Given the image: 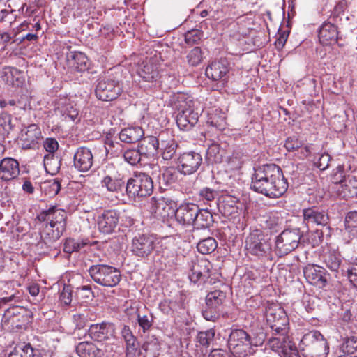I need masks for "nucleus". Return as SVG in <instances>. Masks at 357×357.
Returning <instances> with one entry per match:
<instances>
[{
  "label": "nucleus",
  "instance_id": "27",
  "mask_svg": "<svg viewBox=\"0 0 357 357\" xmlns=\"http://www.w3.org/2000/svg\"><path fill=\"white\" fill-rule=\"evenodd\" d=\"M337 27L330 23H324L321 26L319 31V39L323 45H329L335 43L337 40Z\"/></svg>",
  "mask_w": 357,
  "mask_h": 357
},
{
  "label": "nucleus",
  "instance_id": "23",
  "mask_svg": "<svg viewBox=\"0 0 357 357\" xmlns=\"http://www.w3.org/2000/svg\"><path fill=\"white\" fill-rule=\"evenodd\" d=\"M305 277L312 284L319 287H324L326 284L324 277V270L318 266H309L304 269Z\"/></svg>",
  "mask_w": 357,
  "mask_h": 357
},
{
  "label": "nucleus",
  "instance_id": "12",
  "mask_svg": "<svg viewBox=\"0 0 357 357\" xmlns=\"http://www.w3.org/2000/svg\"><path fill=\"white\" fill-rule=\"evenodd\" d=\"M110 344H100L98 346L88 341H84L76 347V352L80 357H102L105 353L112 351Z\"/></svg>",
  "mask_w": 357,
  "mask_h": 357
},
{
  "label": "nucleus",
  "instance_id": "45",
  "mask_svg": "<svg viewBox=\"0 0 357 357\" xmlns=\"http://www.w3.org/2000/svg\"><path fill=\"white\" fill-rule=\"evenodd\" d=\"M34 349L31 345L28 344H19L12 351L8 357H34Z\"/></svg>",
  "mask_w": 357,
  "mask_h": 357
},
{
  "label": "nucleus",
  "instance_id": "48",
  "mask_svg": "<svg viewBox=\"0 0 357 357\" xmlns=\"http://www.w3.org/2000/svg\"><path fill=\"white\" fill-rule=\"evenodd\" d=\"M124 159L131 165L138 164L143 157L139 149H127L123 154Z\"/></svg>",
  "mask_w": 357,
  "mask_h": 357
},
{
  "label": "nucleus",
  "instance_id": "63",
  "mask_svg": "<svg viewBox=\"0 0 357 357\" xmlns=\"http://www.w3.org/2000/svg\"><path fill=\"white\" fill-rule=\"evenodd\" d=\"M347 277L353 286L357 288V264L347 270Z\"/></svg>",
  "mask_w": 357,
  "mask_h": 357
},
{
  "label": "nucleus",
  "instance_id": "30",
  "mask_svg": "<svg viewBox=\"0 0 357 357\" xmlns=\"http://www.w3.org/2000/svg\"><path fill=\"white\" fill-rule=\"evenodd\" d=\"M66 229L58 227H53L50 225H46L41 238L47 246L51 247L52 244L56 242L63 234Z\"/></svg>",
  "mask_w": 357,
  "mask_h": 357
},
{
  "label": "nucleus",
  "instance_id": "18",
  "mask_svg": "<svg viewBox=\"0 0 357 357\" xmlns=\"http://www.w3.org/2000/svg\"><path fill=\"white\" fill-rule=\"evenodd\" d=\"M38 218L40 221L47 222V225L66 229V213L64 210L52 206L48 210L41 212Z\"/></svg>",
  "mask_w": 357,
  "mask_h": 357
},
{
  "label": "nucleus",
  "instance_id": "7",
  "mask_svg": "<svg viewBox=\"0 0 357 357\" xmlns=\"http://www.w3.org/2000/svg\"><path fill=\"white\" fill-rule=\"evenodd\" d=\"M184 95L178 97V105L177 106L178 113L176 116V123L181 130H188L197 123L199 116L198 113L192 109L191 100L189 102H184Z\"/></svg>",
  "mask_w": 357,
  "mask_h": 357
},
{
  "label": "nucleus",
  "instance_id": "5",
  "mask_svg": "<svg viewBox=\"0 0 357 357\" xmlns=\"http://www.w3.org/2000/svg\"><path fill=\"white\" fill-rule=\"evenodd\" d=\"M302 234L298 228L284 230L275 241L276 252L280 257L287 255L298 245Z\"/></svg>",
  "mask_w": 357,
  "mask_h": 357
},
{
  "label": "nucleus",
  "instance_id": "55",
  "mask_svg": "<svg viewBox=\"0 0 357 357\" xmlns=\"http://www.w3.org/2000/svg\"><path fill=\"white\" fill-rule=\"evenodd\" d=\"M137 321L139 326L142 328L144 332L148 331L153 323V317L152 314L141 315L137 314Z\"/></svg>",
  "mask_w": 357,
  "mask_h": 357
},
{
  "label": "nucleus",
  "instance_id": "9",
  "mask_svg": "<svg viewBox=\"0 0 357 357\" xmlns=\"http://www.w3.org/2000/svg\"><path fill=\"white\" fill-rule=\"evenodd\" d=\"M245 248L250 254L260 257L266 255L271 250V246L263 232L255 229L247 236Z\"/></svg>",
  "mask_w": 357,
  "mask_h": 357
},
{
  "label": "nucleus",
  "instance_id": "62",
  "mask_svg": "<svg viewBox=\"0 0 357 357\" xmlns=\"http://www.w3.org/2000/svg\"><path fill=\"white\" fill-rule=\"evenodd\" d=\"M73 321L77 329L83 328L87 323L86 317L82 314H77L73 316Z\"/></svg>",
  "mask_w": 357,
  "mask_h": 357
},
{
  "label": "nucleus",
  "instance_id": "64",
  "mask_svg": "<svg viewBox=\"0 0 357 357\" xmlns=\"http://www.w3.org/2000/svg\"><path fill=\"white\" fill-rule=\"evenodd\" d=\"M283 357H300L296 347L292 344L290 347L284 348L282 353Z\"/></svg>",
  "mask_w": 357,
  "mask_h": 357
},
{
  "label": "nucleus",
  "instance_id": "28",
  "mask_svg": "<svg viewBox=\"0 0 357 357\" xmlns=\"http://www.w3.org/2000/svg\"><path fill=\"white\" fill-rule=\"evenodd\" d=\"M249 334L242 329H235L231 331L228 340L229 347L234 352H237L240 346L248 347Z\"/></svg>",
  "mask_w": 357,
  "mask_h": 357
},
{
  "label": "nucleus",
  "instance_id": "46",
  "mask_svg": "<svg viewBox=\"0 0 357 357\" xmlns=\"http://www.w3.org/2000/svg\"><path fill=\"white\" fill-rule=\"evenodd\" d=\"M216 248L217 242L212 237H208L199 241L197 245V250L204 255L211 253Z\"/></svg>",
  "mask_w": 357,
  "mask_h": 357
},
{
  "label": "nucleus",
  "instance_id": "15",
  "mask_svg": "<svg viewBox=\"0 0 357 357\" xmlns=\"http://www.w3.org/2000/svg\"><path fill=\"white\" fill-rule=\"evenodd\" d=\"M212 264L206 259H201L197 261H192L189 275L190 281L194 283L198 282H206L211 276Z\"/></svg>",
  "mask_w": 357,
  "mask_h": 357
},
{
  "label": "nucleus",
  "instance_id": "38",
  "mask_svg": "<svg viewBox=\"0 0 357 357\" xmlns=\"http://www.w3.org/2000/svg\"><path fill=\"white\" fill-rule=\"evenodd\" d=\"M280 335L278 337H273L269 340V346L273 349L278 352L283 353L284 348L290 347L292 342H290L288 338L285 336L287 330L284 333H280Z\"/></svg>",
  "mask_w": 357,
  "mask_h": 357
},
{
  "label": "nucleus",
  "instance_id": "53",
  "mask_svg": "<svg viewBox=\"0 0 357 357\" xmlns=\"http://www.w3.org/2000/svg\"><path fill=\"white\" fill-rule=\"evenodd\" d=\"M265 339H266V334L262 331L254 333L252 335H249V338L248 340V346H255V347L261 346L263 344Z\"/></svg>",
  "mask_w": 357,
  "mask_h": 357
},
{
  "label": "nucleus",
  "instance_id": "37",
  "mask_svg": "<svg viewBox=\"0 0 357 357\" xmlns=\"http://www.w3.org/2000/svg\"><path fill=\"white\" fill-rule=\"evenodd\" d=\"M151 209L158 216L166 217L169 215V212L172 211L171 206L167 204L166 201L163 198L156 199L155 197L151 198Z\"/></svg>",
  "mask_w": 357,
  "mask_h": 357
},
{
  "label": "nucleus",
  "instance_id": "16",
  "mask_svg": "<svg viewBox=\"0 0 357 357\" xmlns=\"http://www.w3.org/2000/svg\"><path fill=\"white\" fill-rule=\"evenodd\" d=\"M115 326L112 323L102 322L93 324L88 330L90 337L97 342L110 340L114 337Z\"/></svg>",
  "mask_w": 357,
  "mask_h": 357
},
{
  "label": "nucleus",
  "instance_id": "20",
  "mask_svg": "<svg viewBox=\"0 0 357 357\" xmlns=\"http://www.w3.org/2000/svg\"><path fill=\"white\" fill-rule=\"evenodd\" d=\"M73 164L75 168L78 171L88 172L93 165L92 151L86 146L78 148L74 154Z\"/></svg>",
  "mask_w": 357,
  "mask_h": 357
},
{
  "label": "nucleus",
  "instance_id": "8",
  "mask_svg": "<svg viewBox=\"0 0 357 357\" xmlns=\"http://www.w3.org/2000/svg\"><path fill=\"white\" fill-rule=\"evenodd\" d=\"M265 316L268 324L278 334L287 330L288 317L284 309L278 304L272 303L266 307Z\"/></svg>",
  "mask_w": 357,
  "mask_h": 357
},
{
  "label": "nucleus",
  "instance_id": "17",
  "mask_svg": "<svg viewBox=\"0 0 357 357\" xmlns=\"http://www.w3.org/2000/svg\"><path fill=\"white\" fill-rule=\"evenodd\" d=\"M119 221V213L115 210H106L98 216L97 225L98 229L103 234H112L117 227Z\"/></svg>",
  "mask_w": 357,
  "mask_h": 357
},
{
  "label": "nucleus",
  "instance_id": "6",
  "mask_svg": "<svg viewBox=\"0 0 357 357\" xmlns=\"http://www.w3.org/2000/svg\"><path fill=\"white\" fill-rule=\"evenodd\" d=\"M121 92V84L111 76L100 79L95 90L96 97L102 101H112L116 99Z\"/></svg>",
  "mask_w": 357,
  "mask_h": 357
},
{
  "label": "nucleus",
  "instance_id": "2",
  "mask_svg": "<svg viewBox=\"0 0 357 357\" xmlns=\"http://www.w3.org/2000/svg\"><path fill=\"white\" fill-rule=\"evenodd\" d=\"M301 343L303 351L307 357H326L328 352V345L323 335L312 331L304 335Z\"/></svg>",
  "mask_w": 357,
  "mask_h": 357
},
{
  "label": "nucleus",
  "instance_id": "24",
  "mask_svg": "<svg viewBox=\"0 0 357 357\" xmlns=\"http://www.w3.org/2000/svg\"><path fill=\"white\" fill-rule=\"evenodd\" d=\"M238 199L231 195H225L222 201L218 204L220 212L228 218L236 217L238 213V207L237 206Z\"/></svg>",
  "mask_w": 357,
  "mask_h": 357
},
{
  "label": "nucleus",
  "instance_id": "43",
  "mask_svg": "<svg viewBox=\"0 0 357 357\" xmlns=\"http://www.w3.org/2000/svg\"><path fill=\"white\" fill-rule=\"evenodd\" d=\"M125 182L121 178H112L106 176L102 181V185L105 187L108 191L118 192L122 189Z\"/></svg>",
  "mask_w": 357,
  "mask_h": 357
},
{
  "label": "nucleus",
  "instance_id": "39",
  "mask_svg": "<svg viewBox=\"0 0 357 357\" xmlns=\"http://www.w3.org/2000/svg\"><path fill=\"white\" fill-rule=\"evenodd\" d=\"M226 298V294L220 290H215L208 293L206 298V303L208 307L218 308L222 305Z\"/></svg>",
  "mask_w": 357,
  "mask_h": 357
},
{
  "label": "nucleus",
  "instance_id": "44",
  "mask_svg": "<svg viewBox=\"0 0 357 357\" xmlns=\"http://www.w3.org/2000/svg\"><path fill=\"white\" fill-rule=\"evenodd\" d=\"M89 242L84 240L76 241L73 238H68L63 245V251L66 253L71 254L74 252L80 251L84 247L88 245Z\"/></svg>",
  "mask_w": 357,
  "mask_h": 357
},
{
  "label": "nucleus",
  "instance_id": "58",
  "mask_svg": "<svg viewBox=\"0 0 357 357\" xmlns=\"http://www.w3.org/2000/svg\"><path fill=\"white\" fill-rule=\"evenodd\" d=\"M345 225L346 227L356 228L357 227V211H350L347 213L345 218Z\"/></svg>",
  "mask_w": 357,
  "mask_h": 357
},
{
  "label": "nucleus",
  "instance_id": "32",
  "mask_svg": "<svg viewBox=\"0 0 357 357\" xmlns=\"http://www.w3.org/2000/svg\"><path fill=\"white\" fill-rule=\"evenodd\" d=\"M138 74L146 82H153L156 80L159 75L157 67L148 61L142 63L138 70Z\"/></svg>",
  "mask_w": 357,
  "mask_h": 357
},
{
  "label": "nucleus",
  "instance_id": "61",
  "mask_svg": "<svg viewBox=\"0 0 357 357\" xmlns=\"http://www.w3.org/2000/svg\"><path fill=\"white\" fill-rule=\"evenodd\" d=\"M44 148L47 152L53 153L58 150L59 144L56 139L47 138L44 142Z\"/></svg>",
  "mask_w": 357,
  "mask_h": 357
},
{
  "label": "nucleus",
  "instance_id": "21",
  "mask_svg": "<svg viewBox=\"0 0 357 357\" xmlns=\"http://www.w3.org/2000/svg\"><path fill=\"white\" fill-rule=\"evenodd\" d=\"M20 174L19 162L12 158H5L0 162V180L8 181Z\"/></svg>",
  "mask_w": 357,
  "mask_h": 357
},
{
  "label": "nucleus",
  "instance_id": "36",
  "mask_svg": "<svg viewBox=\"0 0 357 357\" xmlns=\"http://www.w3.org/2000/svg\"><path fill=\"white\" fill-rule=\"evenodd\" d=\"M324 261L331 271L337 272L342 263L341 255L335 250H329L324 255Z\"/></svg>",
  "mask_w": 357,
  "mask_h": 357
},
{
  "label": "nucleus",
  "instance_id": "1",
  "mask_svg": "<svg viewBox=\"0 0 357 357\" xmlns=\"http://www.w3.org/2000/svg\"><path fill=\"white\" fill-rule=\"evenodd\" d=\"M250 188L269 198H278L287 191L288 183L279 166L266 164L255 169Z\"/></svg>",
  "mask_w": 357,
  "mask_h": 357
},
{
  "label": "nucleus",
  "instance_id": "49",
  "mask_svg": "<svg viewBox=\"0 0 357 357\" xmlns=\"http://www.w3.org/2000/svg\"><path fill=\"white\" fill-rule=\"evenodd\" d=\"M121 335L126 342V349L139 347L136 337L132 333L129 326H123L121 330Z\"/></svg>",
  "mask_w": 357,
  "mask_h": 357
},
{
  "label": "nucleus",
  "instance_id": "56",
  "mask_svg": "<svg viewBox=\"0 0 357 357\" xmlns=\"http://www.w3.org/2000/svg\"><path fill=\"white\" fill-rule=\"evenodd\" d=\"M302 146L303 143L296 136L288 137L284 143V147L288 151H294Z\"/></svg>",
  "mask_w": 357,
  "mask_h": 357
},
{
  "label": "nucleus",
  "instance_id": "47",
  "mask_svg": "<svg viewBox=\"0 0 357 357\" xmlns=\"http://www.w3.org/2000/svg\"><path fill=\"white\" fill-rule=\"evenodd\" d=\"M199 197L201 201L210 205L219 195L218 192L208 187L201 189L199 192Z\"/></svg>",
  "mask_w": 357,
  "mask_h": 357
},
{
  "label": "nucleus",
  "instance_id": "57",
  "mask_svg": "<svg viewBox=\"0 0 357 357\" xmlns=\"http://www.w3.org/2000/svg\"><path fill=\"white\" fill-rule=\"evenodd\" d=\"M204 318L207 321H215L220 316V310L218 308H206L202 311Z\"/></svg>",
  "mask_w": 357,
  "mask_h": 357
},
{
  "label": "nucleus",
  "instance_id": "13",
  "mask_svg": "<svg viewBox=\"0 0 357 357\" xmlns=\"http://www.w3.org/2000/svg\"><path fill=\"white\" fill-rule=\"evenodd\" d=\"M230 70L229 63L226 59H220L210 63L206 69V75L213 81L227 82Z\"/></svg>",
  "mask_w": 357,
  "mask_h": 357
},
{
  "label": "nucleus",
  "instance_id": "60",
  "mask_svg": "<svg viewBox=\"0 0 357 357\" xmlns=\"http://www.w3.org/2000/svg\"><path fill=\"white\" fill-rule=\"evenodd\" d=\"M331 159V158L328 153H323L320 155L318 161L315 162V165L320 170H325L328 167Z\"/></svg>",
  "mask_w": 357,
  "mask_h": 357
},
{
  "label": "nucleus",
  "instance_id": "22",
  "mask_svg": "<svg viewBox=\"0 0 357 357\" xmlns=\"http://www.w3.org/2000/svg\"><path fill=\"white\" fill-rule=\"evenodd\" d=\"M159 139L162 158L166 160L172 159L175 155L178 146L176 142L167 132L160 133Z\"/></svg>",
  "mask_w": 357,
  "mask_h": 357
},
{
  "label": "nucleus",
  "instance_id": "51",
  "mask_svg": "<svg viewBox=\"0 0 357 357\" xmlns=\"http://www.w3.org/2000/svg\"><path fill=\"white\" fill-rule=\"evenodd\" d=\"M188 62L191 66H197L202 59V52L199 47L193 48L187 55Z\"/></svg>",
  "mask_w": 357,
  "mask_h": 357
},
{
  "label": "nucleus",
  "instance_id": "11",
  "mask_svg": "<svg viewBox=\"0 0 357 357\" xmlns=\"http://www.w3.org/2000/svg\"><path fill=\"white\" fill-rule=\"evenodd\" d=\"M178 160L179 170L185 175H190L196 172L202 164V155L194 151L181 154Z\"/></svg>",
  "mask_w": 357,
  "mask_h": 357
},
{
  "label": "nucleus",
  "instance_id": "41",
  "mask_svg": "<svg viewBox=\"0 0 357 357\" xmlns=\"http://www.w3.org/2000/svg\"><path fill=\"white\" fill-rule=\"evenodd\" d=\"M225 151L218 144H212L206 151V160L211 163H220L222 161Z\"/></svg>",
  "mask_w": 357,
  "mask_h": 357
},
{
  "label": "nucleus",
  "instance_id": "33",
  "mask_svg": "<svg viewBox=\"0 0 357 357\" xmlns=\"http://www.w3.org/2000/svg\"><path fill=\"white\" fill-rule=\"evenodd\" d=\"M69 58L70 64L77 71L84 72L89 68V61L84 53L73 52L70 53Z\"/></svg>",
  "mask_w": 357,
  "mask_h": 357
},
{
  "label": "nucleus",
  "instance_id": "54",
  "mask_svg": "<svg viewBox=\"0 0 357 357\" xmlns=\"http://www.w3.org/2000/svg\"><path fill=\"white\" fill-rule=\"evenodd\" d=\"M203 36V33L199 29L188 31L185 34V43L190 45L198 43Z\"/></svg>",
  "mask_w": 357,
  "mask_h": 357
},
{
  "label": "nucleus",
  "instance_id": "14",
  "mask_svg": "<svg viewBox=\"0 0 357 357\" xmlns=\"http://www.w3.org/2000/svg\"><path fill=\"white\" fill-rule=\"evenodd\" d=\"M198 212H199V208L197 204L184 203L175 211V219L181 225H193Z\"/></svg>",
  "mask_w": 357,
  "mask_h": 357
},
{
  "label": "nucleus",
  "instance_id": "34",
  "mask_svg": "<svg viewBox=\"0 0 357 357\" xmlns=\"http://www.w3.org/2000/svg\"><path fill=\"white\" fill-rule=\"evenodd\" d=\"M340 191V195L344 198L357 196V178L348 175L347 178H344V183Z\"/></svg>",
  "mask_w": 357,
  "mask_h": 357
},
{
  "label": "nucleus",
  "instance_id": "40",
  "mask_svg": "<svg viewBox=\"0 0 357 357\" xmlns=\"http://www.w3.org/2000/svg\"><path fill=\"white\" fill-rule=\"evenodd\" d=\"M20 71L10 66L4 67L1 72V78L8 85H18V79Z\"/></svg>",
  "mask_w": 357,
  "mask_h": 357
},
{
  "label": "nucleus",
  "instance_id": "42",
  "mask_svg": "<svg viewBox=\"0 0 357 357\" xmlns=\"http://www.w3.org/2000/svg\"><path fill=\"white\" fill-rule=\"evenodd\" d=\"M182 258L183 257L178 255L174 249L165 248L162 254L164 263L169 268H175Z\"/></svg>",
  "mask_w": 357,
  "mask_h": 357
},
{
  "label": "nucleus",
  "instance_id": "50",
  "mask_svg": "<svg viewBox=\"0 0 357 357\" xmlns=\"http://www.w3.org/2000/svg\"><path fill=\"white\" fill-rule=\"evenodd\" d=\"M215 337V331L209 329L206 331L199 332L197 336L198 342L204 347H208L211 342L213 341Z\"/></svg>",
  "mask_w": 357,
  "mask_h": 357
},
{
  "label": "nucleus",
  "instance_id": "4",
  "mask_svg": "<svg viewBox=\"0 0 357 357\" xmlns=\"http://www.w3.org/2000/svg\"><path fill=\"white\" fill-rule=\"evenodd\" d=\"M153 190L152 178L145 173L135 174L126 184V192L130 197H146Z\"/></svg>",
  "mask_w": 357,
  "mask_h": 357
},
{
  "label": "nucleus",
  "instance_id": "10",
  "mask_svg": "<svg viewBox=\"0 0 357 357\" xmlns=\"http://www.w3.org/2000/svg\"><path fill=\"white\" fill-rule=\"evenodd\" d=\"M156 238L149 234H139L132 240L130 250L134 255L141 258L148 257L155 250Z\"/></svg>",
  "mask_w": 357,
  "mask_h": 357
},
{
  "label": "nucleus",
  "instance_id": "25",
  "mask_svg": "<svg viewBox=\"0 0 357 357\" xmlns=\"http://www.w3.org/2000/svg\"><path fill=\"white\" fill-rule=\"evenodd\" d=\"M40 129L36 124L29 125L22 135V147L31 149L41 139Z\"/></svg>",
  "mask_w": 357,
  "mask_h": 357
},
{
  "label": "nucleus",
  "instance_id": "29",
  "mask_svg": "<svg viewBox=\"0 0 357 357\" xmlns=\"http://www.w3.org/2000/svg\"><path fill=\"white\" fill-rule=\"evenodd\" d=\"M144 130L140 127H128L121 130L119 139L125 143H135L144 135Z\"/></svg>",
  "mask_w": 357,
  "mask_h": 357
},
{
  "label": "nucleus",
  "instance_id": "52",
  "mask_svg": "<svg viewBox=\"0 0 357 357\" xmlns=\"http://www.w3.org/2000/svg\"><path fill=\"white\" fill-rule=\"evenodd\" d=\"M342 350L347 354H354L357 352V336L347 337L342 344Z\"/></svg>",
  "mask_w": 357,
  "mask_h": 357
},
{
  "label": "nucleus",
  "instance_id": "31",
  "mask_svg": "<svg viewBox=\"0 0 357 357\" xmlns=\"http://www.w3.org/2000/svg\"><path fill=\"white\" fill-rule=\"evenodd\" d=\"M58 110L65 120L69 119L74 121L78 117V109L75 105L68 99H61L58 103Z\"/></svg>",
  "mask_w": 357,
  "mask_h": 357
},
{
  "label": "nucleus",
  "instance_id": "59",
  "mask_svg": "<svg viewBox=\"0 0 357 357\" xmlns=\"http://www.w3.org/2000/svg\"><path fill=\"white\" fill-rule=\"evenodd\" d=\"M344 168L342 166H338L337 167V172L335 173L333 177V182L336 185H340V188L342 189V185L344 183V178H347V176H345L343 174Z\"/></svg>",
  "mask_w": 357,
  "mask_h": 357
},
{
  "label": "nucleus",
  "instance_id": "3",
  "mask_svg": "<svg viewBox=\"0 0 357 357\" xmlns=\"http://www.w3.org/2000/svg\"><path fill=\"white\" fill-rule=\"evenodd\" d=\"M89 273L95 282L105 287H114L121 279L119 270L105 264L93 265L89 268Z\"/></svg>",
  "mask_w": 357,
  "mask_h": 357
},
{
  "label": "nucleus",
  "instance_id": "26",
  "mask_svg": "<svg viewBox=\"0 0 357 357\" xmlns=\"http://www.w3.org/2000/svg\"><path fill=\"white\" fill-rule=\"evenodd\" d=\"M137 147L143 157L153 156L160 147L159 137H146L140 141Z\"/></svg>",
  "mask_w": 357,
  "mask_h": 357
},
{
  "label": "nucleus",
  "instance_id": "35",
  "mask_svg": "<svg viewBox=\"0 0 357 357\" xmlns=\"http://www.w3.org/2000/svg\"><path fill=\"white\" fill-rule=\"evenodd\" d=\"M213 223V215L208 209H199L193 225L197 229L210 227Z\"/></svg>",
  "mask_w": 357,
  "mask_h": 357
},
{
  "label": "nucleus",
  "instance_id": "19",
  "mask_svg": "<svg viewBox=\"0 0 357 357\" xmlns=\"http://www.w3.org/2000/svg\"><path fill=\"white\" fill-rule=\"evenodd\" d=\"M303 222L309 227L326 226L329 221L328 213L317 207H310L303 210Z\"/></svg>",
  "mask_w": 357,
  "mask_h": 357
}]
</instances>
